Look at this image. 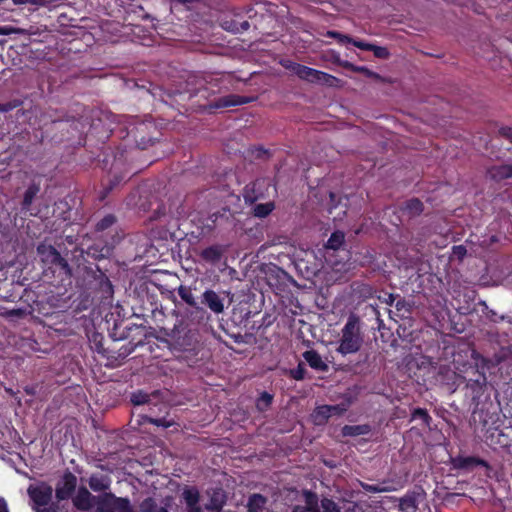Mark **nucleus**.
<instances>
[{
    "label": "nucleus",
    "instance_id": "nucleus-58",
    "mask_svg": "<svg viewBox=\"0 0 512 512\" xmlns=\"http://www.w3.org/2000/svg\"><path fill=\"white\" fill-rule=\"evenodd\" d=\"M368 77L370 78H373L374 80L376 81H381V82H388L386 79H384L381 75L373 72V75H369Z\"/></svg>",
    "mask_w": 512,
    "mask_h": 512
},
{
    "label": "nucleus",
    "instance_id": "nucleus-20",
    "mask_svg": "<svg viewBox=\"0 0 512 512\" xmlns=\"http://www.w3.org/2000/svg\"><path fill=\"white\" fill-rule=\"evenodd\" d=\"M416 261L412 262L417 268L418 277H423L425 275L435 276L439 281H441V277L439 276V272H435L432 268V261L440 260L441 258H430L424 260V258H414Z\"/></svg>",
    "mask_w": 512,
    "mask_h": 512
},
{
    "label": "nucleus",
    "instance_id": "nucleus-19",
    "mask_svg": "<svg viewBox=\"0 0 512 512\" xmlns=\"http://www.w3.org/2000/svg\"><path fill=\"white\" fill-rule=\"evenodd\" d=\"M171 506V498L167 497L162 501V505L158 507L157 501L153 497H147L139 504L141 512H168Z\"/></svg>",
    "mask_w": 512,
    "mask_h": 512
},
{
    "label": "nucleus",
    "instance_id": "nucleus-22",
    "mask_svg": "<svg viewBox=\"0 0 512 512\" xmlns=\"http://www.w3.org/2000/svg\"><path fill=\"white\" fill-rule=\"evenodd\" d=\"M302 356L311 368L322 372L328 370V365L322 360L321 355L316 350H307Z\"/></svg>",
    "mask_w": 512,
    "mask_h": 512
},
{
    "label": "nucleus",
    "instance_id": "nucleus-41",
    "mask_svg": "<svg viewBox=\"0 0 512 512\" xmlns=\"http://www.w3.org/2000/svg\"><path fill=\"white\" fill-rule=\"evenodd\" d=\"M303 497L305 500V506L304 507H310L317 503H319V498L317 494L311 490H303Z\"/></svg>",
    "mask_w": 512,
    "mask_h": 512
},
{
    "label": "nucleus",
    "instance_id": "nucleus-26",
    "mask_svg": "<svg viewBox=\"0 0 512 512\" xmlns=\"http://www.w3.org/2000/svg\"><path fill=\"white\" fill-rule=\"evenodd\" d=\"M267 503V498L260 494L254 493L248 498L246 505L247 512H262Z\"/></svg>",
    "mask_w": 512,
    "mask_h": 512
},
{
    "label": "nucleus",
    "instance_id": "nucleus-59",
    "mask_svg": "<svg viewBox=\"0 0 512 512\" xmlns=\"http://www.w3.org/2000/svg\"><path fill=\"white\" fill-rule=\"evenodd\" d=\"M307 512H321L320 511V508H319V503L313 505V506H310V507H305Z\"/></svg>",
    "mask_w": 512,
    "mask_h": 512
},
{
    "label": "nucleus",
    "instance_id": "nucleus-47",
    "mask_svg": "<svg viewBox=\"0 0 512 512\" xmlns=\"http://www.w3.org/2000/svg\"><path fill=\"white\" fill-rule=\"evenodd\" d=\"M372 52L375 57L380 59H387L390 56V53L386 47L373 45Z\"/></svg>",
    "mask_w": 512,
    "mask_h": 512
},
{
    "label": "nucleus",
    "instance_id": "nucleus-16",
    "mask_svg": "<svg viewBox=\"0 0 512 512\" xmlns=\"http://www.w3.org/2000/svg\"><path fill=\"white\" fill-rule=\"evenodd\" d=\"M207 493L209 499L205 504V509L210 512H221L227 501L225 492L221 488H215Z\"/></svg>",
    "mask_w": 512,
    "mask_h": 512
},
{
    "label": "nucleus",
    "instance_id": "nucleus-56",
    "mask_svg": "<svg viewBox=\"0 0 512 512\" xmlns=\"http://www.w3.org/2000/svg\"><path fill=\"white\" fill-rule=\"evenodd\" d=\"M24 392L27 395L34 396V395H36V387L35 386H25Z\"/></svg>",
    "mask_w": 512,
    "mask_h": 512
},
{
    "label": "nucleus",
    "instance_id": "nucleus-9",
    "mask_svg": "<svg viewBox=\"0 0 512 512\" xmlns=\"http://www.w3.org/2000/svg\"><path fill=\"white\" fill-rule=\"evenodd\" d=\"M170 336L173 345L181 351L192 350L197 342L196 333L190 329H179L178 327L175 326Z\"/></svg>",
    "mask_w": 512,
    "mask_h": 512
},
{
    "label": "nucleus",
    "instance_id": "nucleus-52",
    "mask_svg": "<svg viewBox=\"0 0 512 512\" xmlns=\"http://www.w3.org/2000/svg\"><path fill=\"white\" fill-rule=\"evenodd\" d=\"M291 260H293V264L301 269L302 267H305V268H308L307 267V264L309 263V261H307V258H290Z\"/></svg>",
    "mask_w": 512,
    "mask_h": 512
},
{
    "label": "nucleus",
    "instance_id": "nucleus-60",
    "mask_svg": "<svg viewBox=\"0 0 512 512\" xmlns=\"http://www.w3.org/2000/svg\"><path fill=\"white\" fill-rule=\"evenodd\" d=\"M291 512H307L306 508L301 505H296L293 507Z\"/></svg>",
    "mask_w": 512,
    "mask_h": 512
},
{
    "label": "nucleus",
    "instance_id": "nucleus-8",
    "mask_svg": "<svg viewBox=\"0 0 512 512\" xmlns=\"http://www.w3.org/2000/svg\"><path fill=\"white\" fill-rule=\"evenodd\" d=\"M273 187L271 181L267 178H260L248 184L244 188L243 197L246 203L253 204L257 200L265 197L269 189Z\"/></svg>",
    "mask_w": 512,
    "mask_h": 512
},
{
    "label": "nucleus",
    "instance_id": "nucleus-18",
    "mask_svg": "<svg viewBox=\"0 0 512 512\" xmlns=\"http://www.w3.org/2000/svg\"><path fill=\"white\" fill-rule=\"evenodd\" d=\"M251 100H252V98H247V97L238 96V95H228V96L221 97V98L215 100L214 102L210 103L208 105V108L209 109H218V108H224V107H229V106H237V105H242V104L248 103Z\"/></svg>",
    "mask_w": 512,
    "mask_h": 512
},
{
    "label": "nucleus",
    "instance_id": "nucleus-49",
    "mask_svg": "<svg viewBox=\"0 0 512 512\" xmlns=\"http://www.w3.org/2000/svg\"><path fill=\"white\" fill-rule=\"evenodd\" d=\"M144 420L146 422L156 425V426H162V427L170 426V424L164 418H152V417L145 416Z\"/></svg>",
    "mask_w": 512,
    "mask_h": 512
},
{
    "label": "nucleus",
    "instance_id": "nucleus-13",
    "mask_svg": "<svg viewBox=\"0 0 512 512\" xmlns=\"http://www.w3.org/2000/svg\"><path fill=\"white\" fill-rule=\"evenodd\" d=\"M281 64L286 69L292 71L300 79L306 80L311 83L317 82V77H319L318 70L292 62L290 60H284L281 62Z\"/></svg>",
    "mask_w": 512,
    "mask_h": 512
},
{
    "label": "nucleus",
    "instance_id": "nucleus-23",
    "mask_svg": "<svg viewBox=\"0 0 512 512\" xmlns=\"http://www.w3.org/2000/svg\"><path fill=\"white\" fill-rule=\"evenodd\" d=\"M111 485V479L107 475H96L93 474L89 478V487L94 492H104L106 493V490L110 489Z\"/></svg>",
    "mask_w": 512,
    "mask_h": 512
},
{
    "label": "nucleus",
    "instance_id": "nucleus-51",
    "mask_svg": "<svg viewBox=\"0 0 512 512\" xmlns=\"http://www.w3.org/2000/svg\"><path fill=\"white\" fill-rule=\"evenodd\" d=\"M352 44L354 46H356L357 48L362 49V50H366V51H372V48H373V45H374V44L365 43V42H362V41H357V40H354V39H353Z\"/></svg>",
    "mask_w": 512,
    "mask_h": 512
},
{
    "label": "nucleus",
    "instance_id": "nucleus-28",
    "mask_svg": "<svg viewBox=\"0 0 512 512\" xmlns=\"http://www.w3.org/2000/svg\"><path fill=\"white\" fill-rule=\"evenodd\" d=\"M182 497L187 507H198L200 501V493L196 487H186L183 490Z\"/></svg>",
    "mask_w": 512,
    "mask_h": 512
},
{
    "label": "nucleus",
    "instance_id": "nucleus-36",
    "mask_svg": "<svg viewBox=\"0 0 512 512\" xmlns=\"http://www.w3.org/2000/svg\"><path fill=\"white\" fill-rule=\"evenodd\" d=\"M345 235L341 231H336L332 233L330 238L327 241L326 248H330L333 250H337L344 242Z\"/></svg>",
    "mask_w": 512,
    "mask_h": 512
},
{
    "label": "nucleus",
    "instance_id": "nucleus-5",
    "mask_svg": "<svg viewBox=\"0 0 512 512\" xmlns=\"http://www.w3.org/2000/svg\"><path fill=\"white\" fill-rule=\"evenodd\" d=\"M508 258H488L484 261L485 274L483 279L498 285L512 274V268L507 263Z\"/></svg>",
    "mask_w": 512,
    "mask_h": 512
},
{
    "label": "nucleus",
    "instance_id": "nucleus-2",
    "mask_svg": "<svg viewBox=\"0 0 512 512\" xmlns=\"http://www.w3.org/2000/svg\"><path fill=\"white\" fill-rule=\"evenodd\" d=\"M145 246L146 249L144 253L149 256H155L156 254L164 256L168 253L173 255L178 254V256H181L183 251L186 254H191V251L189 250L191 246L189 240L181 239L176 242L173 236L164 229L152 230L150 238L147 240Z\"/></svg>",
    "mask_w": 512,
    "mask_h": 512
},
{
    "label": "nucleus",
    "instance_id": "nucleus-3",
    "mask_svg": "<svg viewBox=\"0 0 512 512\" xmlns=\"http://www.w3.org/2000/svg\"><path fill=\"white\" fill-rule=\"evenodd\" d=\"M27 494L34 512H58V504L52 502L53 489L46 482L30 485Z\"/></svg>",
    "mask_w": 512,
    "mask_h": 512
},
{
    "label": "nucleus",
    "instance_id": "nucleus-46",
    "mask_svg": "<svg viewBox=\"0 0 512 512\" xmlns=\"http://www.w3.org/2000/svg\"><path fill=\"white\" fill-rule=\"evenodd\" d=\"M327 36L337 39L341 43H352L353 39L348 35L341 34L336 31H328Z\"/></svg>",
    "mask_w": 512,
    "mask_h": 512
},
{
    "label": "nucleus",
    "instance_id": "nucleus-45",
    "mask_svg": "<svg viewBox=\"0 0 512 512\" xmlns=\"http://www.w3.org/2000/svg\"><path fill=\"white\" fill-rule=\"evenodd\" d=\"M22 101L19 99L11 100L7 103L0 104V112H8L22 105Z\"/></svg>",
    "mask_w": 512,
    "mask_h": 512
},
{
    "label": "nucleus",
    "instance_id": "nucleus-63",
    "mask_svg": "<svg viewBox=\"0 0 512 512\" xmlns=\"http://www.w3.org/2000/svg\"><path fill=\"white\" fill-rule=\"evenodd\" d=\"M186 510H187V512H202L200 506H198V507H187Z\"/></svg>",
    "mask_w": 512,
    "mask_h": 512
},
{
    "label": "nucleus",
    "instance_id": "nucleus-50",
    "mask_svg": "<svg viewBox=\"0 0 512 512\" xmlns=\"http://www.w3.org/2000/svg\"><path fill=\"white\" fill-rule=\"evenodd\" d=\"M356 290L361 294V296L366 298L371 297L373 294V289L368 284H361Z\"/></svg>",
    "mask_w": 512,
    "mask_h": 512
},
{
    "label": "nucleus",
    "instance_id": "nucleus-31",
    "mask_svg": "<svg viewBox=\"0 0 512 512\" xmlns=\"http://www.w3.org/2000/svg\"><path fill=\"white\" fill-rule=\"evenodd\" d=\"M411 421L421 420L423 426L429 427L432 422V417L429 415L427 409L424 408H414L411 412Z\"/></svg>",
    "mask_w": 512,
    "mask_h": 512
},
{
    "label": "nucleus",
    "instance_id": "nucleus-1",
    "mask_svg": "<svg viewBox=\"0 0 512 512\" xmlns=\"http://www.w3.org/2000/svg\"><path fill=\"white\" fill-rule=\"evenodd\" d=\"M44 281L55 288L75 286L80 289L74 300L75 311L91 308L96 300L107 298L113 293L108 277L99 269H93L86 258H40Z\"/></svg>",
    "mask_w": 512,
    "mask_h": 512
},
{
    "label": "nucleus",
    "instance_id": "nucleus-61",
    "mask_svg": "<svg viewBox=\"0 0 512 512\" xmlns=\"http://www.w3.org/2000/svg\"><path fill=\"white\" fill-rule=\"evenodd\" d=\"M0 512H9L7 508V504L4 500L0 501Z\"/></svg>",
    "mask_w": 512,
    "mask_h": 512
},
{
    "label": "nucleus",
    "instance_id": "nucleus-35",
    "mask_svg": "<svg viewBox=\"0 0 512 512\" xmlns=\"http://www.w3.org/2000/svg\"><path fill=\"white\" fill-rule=\"evenodd\" d=\"M37 252L42 256H61V251H59L47 240L37 246Z\"/></svg>",
    "mask_w": 512,
    "mask_h": 512
},
{
    "label": "nucleus",
    "instance_id": "nucleus-21",
    "mask_svg": "<svg viewBox=\"0 0 512 512\" xmlns=\"http://www.w3.org/2000/svg\"><path fill=\"white\" fill-rule=\"evenodd\" d=\"M92 498L94 497L91 493L85 487H81L73 498V504L78 510L88 511L92 507Z\"/></svg>",
    "mask_w": 512,
    "mask_h": 512
},
{
    "label": "nucleus",
    "instance_id": "nucleus-38",
    "mask_svg": "<svg viewBox=\"0 0 512 512\" xmlns=\"http://www.w3.org/2000/svg\"><path fill=\"white\" fill-rule=\"evenodd\" d=\"M224 253H226V247L221 245H214L210 246L206 249H204L201 252V256H222Z\"/></svg>",
    "mask_w": 512,
    "mask_h": 512
},
{
    "label": "nucleus",
    "instance_id": "nucleus-15",
    "mask_svg": "<svg viewBox=\"0 0 512 512\" xmlns=\"http://www.w3.org/2000/svg\"><path fill=\"white\" fill-rule=\"evenodd\" d=\"M195 291H197L196 288L186 285H180L177 288V294L186 305L195 309L197 313L205 314L206 311L199 305L198 296L195 294Z\"/></svg>",
    "mask_w": 512,
    "mask_h": 512
},
{
    "label": "nucleus",
    "instance_id": "nucleus-27",
    "mask_svg": "<svg viewBox=\"0 0 512 512\" xmlns=\"http://www.w3.org/2000/svg\"><path fill=\"white\" fill-rule=\"evenodd\" d=\"M371 432V426L369 424L360 425H345L342 428V435L345 437H356L360 435H367Z\"/></svg>",
    "mask_w": 512,
    "mask_h": 512
},
{
    "label": "nucleus",
    "instance_id": "nucleus-4",
    "mask_svg": "<svg viewBox=\"0 0 512 512\" xmlns=\"http://www.w3.org/2000/svg\"><path fill=\"white\" fill-rule=\"evenodd\" d=\"M361 344L360 320L357 316L351 315L342 329L338 351L343 355L356 353L360 349Z\"/></svg>",
    "mask_w": 512,
    "mask_h": 512
},
{
    "label": "nucleus",
    "instance_id": "nucleus-29",
    "mask_svg": "<svg viewBox=\"0 0 512 512\" xmlns=\"http://www.w3.org/2000/svg\"><path fill=\"white\" fill-rule=\"evenodd\" d=\"M273 400H274L273 394H271L267 391L261 392L255 401L256 409L259 412H266L271 407Z\"/></svg>",
    "mask_w": 512,
    "mask_h": 512
},
{
    "label": "nucleus",
    "instance_id": "nucleus-25",
    "mask_svg": "<svg viewBox=\"0 0 512 512\" xmlns=\"http://www.w3.org/2000/svg\"><path fill=\"white\" fill-rule=\"evenodd\" d=\"M401 210L412 218L419 216L423 212L424 205L418 198H412L402 204Z\"/></svg>",
    "mask_w": 512,
    "mask_h": 512
},
{
    "label": "nucleus",
    "instance_id": "nucleus-14",
    "mask_svg": "<svg viewBox=\"0 0 512 512\" xmlns=\"http://www.w3.org/2000/svg\"><path fill=\"white\" fill-rule=\"evenodd\" d=\"M200 304L208 307L213 313L221 314L224 312L225 305L224 299L220 297V295L212 289H206L200 297Z\"/></svg>",
    "mask_w": 512,
    "mask_h": 512
},
{
    "label": "nucleus",
    "instance_id": "nucleus-53",
    "mask_svg": "<svg viewBox=\"0 0 512 512\" xmlns=\"http://www.w3.org/2000/svg\"><path fill=\"white\" fill-rule=\"evenodd\" d=\"M499 134L506 139L512 141V127H502L499 129Z\"/></svg>",
    "mask_w": 512,
    "mask_h": 512
},
{
    "label": "nucleus",
    "instance_id": "nucleus-24",
    "mask_svg": "<svg viewBox=\"0 0 512 512\" xmlns=\"http://www.w3.org/2000/svg\"><path fill=\"white\" fill-rule=\"evenodd\" d=\"M419 493L416 491H408L399 502V509L401 511H412L415 512L418 508L417 498Z\"/></svg>",
    "mask_w": 512,
    "mask_h": 512
},
{
    "label": "nucleus",
    "instance_id": "nucleus-43",
    "mask_svg": "<svg viewBox=\"0 0 512 512\" xmlns=\"http://www.w3.org/2000/svg\"><path fill=\"white\" fill-rule=\"evenodd\" d=\"M338 82V79L332 75L319 71V77H317L316 83L326 84L328 86H334Z\"/></svg>",
    "mask_w": 512,
    "mask_h": 512
},
{
    "label": "nucleus",
    "instance_id": "nucleus-48",
    "mask_svg": "<svg viewBox=\"0 0 512 512\" xmlns=\"http://www.w3.org/2000/svg\"><path fill=\"white\" fill-rule=\"evenodd\" d=\"M26 30L17 27H0V35L25 34Z\"/></svg>",
    "mask_w": 512,
    "mask_h": 512
},
{
    "label": "nucleus",
    "instance_id": "nucleus-55",
    "mask_svg": "<svg viewBox=\"0 0 512 512\" xmlns=\"http://www.w3.org/2000/svg\"><path fill=\"white\" fill-rule=\"evenodd\" d=\"M315 260H319L320 261V265L323 266V261L322 259L325 260V262L329 265H332L334 269L336 270H339L337 268V265H338V262L337 261H331L333 258H327V257H324V258H314Z\"/></svg>",
    "mask_w": 512,
    "mask_h": 512
},
{
    "label": "nucleus",
    "instance_id": "nucleus-39",
    "mask_svg": "<svg viewBox=\"0 0 512 512\" xmlns=\"http://www.w3.org/2000/svg\"><path fill=\"white\" fill-rule=\"evenodd\" d=\"M321 508L322 512H341L340 507L337 505V503L327 497H324L321 500Z\"/></svg>",
    "mask_w": 512,
    "mask_h": 512
},
{
    "label": "nucleus",
    "instance_id": "nucleus-7",
    "mask_svg": "<svg viewBox=\"0 0 512 512\" xmlns=\"http://www.w3.org/2000/svg\"><path fill=\"white\" fill-rule=\"evenodd\" d=\"M472 373L474 377L468 379L465 386V395L471 398L473 404L478 405L486 390L487 378L485 373L478 369L473 370Z\"/></svg>",
    "mask_w": 512,
    "mask_h": 512
},
{
    "label": "nucleus",
    "instance_id": "nucleus-34",
    "mask_svg": "<svg viewBox=\"0 0 512 512\" xmlns=\"http://www.w3.org/2000/svg\"><path fill=\"white\" fill-rule=\"evenodd\" d=\"M334 62L337 63L338 65L346 68V69H349V70H352V71L358 72V73H363L367 77L369 75H373V71H371L367 67L355 66L354 64H352V63H350L348 61H342L339 57H336Z\"/></svg>",
    "mask_w": 512,
    "mask_h": 512
},
{
    "label": "nucleus",
    "instance_id": "nucleus-30",
    "mask_svg": "<svg viewBox=\"0 0 512 512\" xmlns=\"http://www.w3.org/2000/svg\"><path fill=\"white\" fill-rule=\"evenodd\" d=\"M39 191H40V187L36 183H32L28 187V189L24 193V198L22 201L23 209L28 210L30 208L35 196L38 194Z\"/></svg>",
    "mask_w": 512,
    "mask_h": 512
},
{
    "label": "nucleus",
    "instance_id": "nucleus-6",
    "mask_svg": "<svg viewBox=\"0 0 512 512\" xmlns=\"http://www.w3.org/2000/svg\"><path fill=\"white\" fill-rule=\"evenodd\" d=\"M95 512H133L128 498L117 497L112 492H106L95 498Z\"/></svg>",
    "mask_w": 512,
    "mask_h": 512
},
{
    "label": "nucleus",
    "instance_id": "nucleus-12",
    "mask_svg": "<svg viewBox=\"0 0 512 512\" xmlns=\"http://www.w3.org/2000/svg\"><path fill=\"white\" fill-rule=\"evenodd\" d=\"M450 463L453 469L463 471H472L474 468L478 466L489 468V463L486 460L476 456L452 457Z\"/></svg>",
    "mask_w": 512,
    "mask_h": 512
},
{
    "label": "nucleus",
    "instance_id": "nucleus-62",
    "mask_svg": "<svg viewBox=\"0 0 512 512\" xmlns=\"http://www.w3.org/2000/svg\"><path fill=\"white\" fill-rule=\"evenodd\" d=\"M94 344H95V349L97 352L101 353L103 351V346H102V343L101 341L99 342H96V339L94 340Z\"/></svg>",
    "mask_w": 512,
    "mask_h": 512
},
{
    "label": "nucleus",
    "instance_id": "nucleus-40",
    "mask_svg": "<svg viewBox=\"0 0 512 512\" xmlns=\"http://www.w3.org/2000/svg\"><path fill=\"white\" fill-rule=\"evenodd\" d=\"M115 222L116 217L112 214H108L96 224V230L104 231L110 228Z\"/></svg>",
    "mask_w": 512,
    "mask_h": 512
},
{
    "label": "nucleus",
    "instance_id": "nucleus-57",
    "mask_svg": "<svg viewBox=\"0 0 512 512\" xmlns=\"http://www.w3.org/2000/svg\"><path fill=\"white\" fill-rule=\"evenodd\" d=\"M250 27V24L248 21H243L242 23H240V29L239 28H236V31H246L248 30Z\"/></svg>",
    "mask_w": 512,
    "mask_h": 512
},
{
    "label": "nucleus",
    "instance_id": "nucleus-42",
    "mask_svg": "<svg viewBox=\"0 0 512 512\" xmlns=\"http://www.w3.org/2000/svg\"><path fill=\"white\" fill-rule=\"evenodd\" d=\"M289 374L294 380H303L306 374L305 365L303 363H299L296 368L290 370Z\"/></svg>",
    "mask_w": 512,
    "mask_h": 512
},
{
    "label": "nucleus",
    "instance_id": "nucleus-54",
    "mask_svg": "<svg viewBox=\"0 0 512 512\" xmlns=\"http://www.w3.org/2000/svg\"><path fill=\"white\" fill-rule=\"evenodd\" d=\"M453 253L455 254V256H465L466 253H467V250L462 245L454 246L453 247Z\"/></svg>",
    "mask_w": 512,
    "mask_h": 512
},
{
    "label": "nucleus",
    "instance_id": "nucleus-33",
    "mask_svg": "<svg viewBox=\"0 0 512 512\" xmlns=\"http://www.w3.org/2000/svg\"><path fill=\"white\" fill-rule=\"evenodd\" d=\"M275 208L274 202L256 204L253 208V215L258 218L268 216Z\"/></svg>",
    "mask_w": 512,
    "mask_h": 512
},
{
    "label": "nucleus",
    "instance_id": "nucleus-64",
    "mask_svg": "<svg viewBox=\"0 0 512 512\" xmlns=\"http://www.w3.org/2000/svg\"><path fill=\"white\" fill-rule=\"evenodd\" d=\"M205 260H210L213 264L219 263L223 258H204Z\"/></svg>",
    "mask_w": 512,
    "mask_h": 512
},
{
    "label": "nucleus",
    "instance_id": "nucleus-10",
    "mask_svg": "<svg viewBox=\"0 0 512 512\" xmlns=\"http://www.w3.org/2000/svg\"><path fill=\"white\" fill-rule=\"evenodd\" d=\"M77 486V477L70 471H66L61 480L58 481L55 489V496L58 501L69 499Z\"/></svg>",
    "mask_w": 512,
    "mask_h": 512
},
{
    "label": "nucleus",
    "instance_id": "nucleus-17",
    "mask_svg": "<svg viewBox=\"0 0 512 512\" xmlns=\"http://www.w3.org/2000/svg\"><path fill=\"white\" fill-rule=\"evenodd\" d=\"M486 176L495 182L512 178V161L502 165H495L487 169Z\"/></svg>",
    "mask_w": 512,
    "mask_h": 512
},
{
    "label": "nucleus",
    "instance_id": "nucleus-11",
    "mask_svg": "<svg viewBox=\"0 0 512 512\" xmlns=\"http://www.w3.org/2000/svg\"><path fill=\"white\" fill-rule=\"evenodd\" d=\"M347 405L336 404V405H321L318 406L314 411V420L318 425L325 424L328 419L333 415H342L346 412Z\"/></svg>",
    "mask_w": 512,
    "mask_h": 512
},
{
    "label": "nucleus",
    "instance_id": "nucleus-37",
    "mask_svg": "<svg viewBox=\"0 0 512 512\" xmlns=\"http://www.w3.org/2000/svg\"><path fill=\"white\" fill-rule=\"evenodd\" d=\"M131 403L135 406H140L149 403L150 395L142 390H138L131 394Z\"/></svg>",
    "mask_w": 512,
    "mask_h": 512
},
{
    "label": "nucleus",
    "instance_id": "nucleus-44",
    "mask_svg": "<svg viewBox=\"0 0 512 512\" xmlns=\"http://www.w3.org/2000/svg\"><path fill=\"white\" fill-rule=\"evenodd\" d=\"M362 488L369 493H382L392 490L390 487L375 484H362Z\"/></svg>",
    "mask_w": 512,
    "mask_h": 512
},
{
    "label": "nucleus",
    "instance_id": "nucleus-32",
    "mask_svg": "<svg viewBox=\"0 0 512 512\" xmlns=\"http://www.w3.org/2000/svg\"><path fill=\"white\" fill-rule=\"evenodd\" d=\"M247 157L252 160H268L271 156L270 152L263 147H250L246 151Z\"/></svg>",
    "mask_w": 512,
    "mask_h": 512
}]
</instances>
